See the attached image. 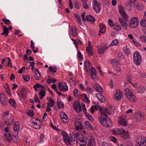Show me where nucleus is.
I'll return each mask as SVG.
<instances>
[{
    "instance_id": "17",
    "label": "nucleus",
    "mask_w": 146,
    "mask_h": 146,
    "mask_svg": "<svg viewBox=\"0 0 146 146\" xmlns=\"http://www.w3.org/2000/svg\"><path fill=\"white\" fill-rule=\"evenodd\" d=\"M107 48L105 46H97L98 51L99 53L100 54H103L106 49H107Z\"/></svg>"
},
{
    "instance_id": "50",
    "label": "nucleus",
    "mask_w": 146,
    "mask_h": 146,
    "mask_svg": "<svg viewBox=\"0 0 146 146\" xmlns=\"http://www.w3.org/2000/svg\"><path fill=\"white\" fill-rule=\"evenodd\" d=\"M145 20H142L140 22V24L141 26L146 27V18Z\"/></svg>"
},
{
    "instance_id": "52",
    "label": "nucleus",
    "mask_w": 146,
    "mask_h": 146,
    "mask_svg": "<svg viewBox=\"0 0 146 146\" xmlns=\"http://www.w3.org/2000/svg\"><path fill=\"white\" fill-rule=\"evenodd\" d=\"M6 24L9 25L11 23L10 20L9 19H6L4 18H3L2 20Z\"/></svg>"
},
{
    "instance_id": "44",
    "label": "nucleus",
    "mask_w": 146,
    "mask_h": 146,
    "mask_svg": "<svg viewBox=\"0 0 146 146\" xmlns=\"http://www.w3.org/2000/svg\"><path fill=\"white\" fill-rule=\"evenodd\" d=\"M124 52L125 54L127 55H128L130 54V51L127 46H125L123 48Z\"/></svg>"
},
{
    "instance_id": "8",
    "label": "nucleus",
    "mask_w": 146,
    "mask_h": 146,
    "mask_svg": "<svg viewBox=\"0 0 146 146\" xmlns=\"http://www.w3.org/2000/svg\"><path fill=\"white\" fill-rule=\"evenodd\" d=\"M4 136L5 137V139L8 142H10L12 139L13 140V141L15 142L17 141V139L15 138L16 136H15L14 138H13L11 136V134L9 133L7 134V133H4Z\"/></svg>"
},
{
    "instance_id": "28",
    "label": "nucleus",
    "mask_w": 146,
    "mask_h": 146,
    "mask_svg": "<svg viewBox=\"0 0 146 146\" xmlns=\"http://www.w3.org/2000/svg\"><path fill=\"white\" fill-rule=\"evenodd\" d=\"M124 93L126 97L133 94L131 91L129 89L126 88L125 89Z\"/></svg>"
},
{
    "instance_id": "29",
    "label": "nucleus",
    "mask_w": 146,
    "mask_h": 146,
    "mask_svg": "<svg viewBox=\"0 0 146 146\" xmlns=\"http://www.w3.org/2000/svg\"><path fill=\"white\" fill-rule=\"evenodd\" d=\"M128 99L131 102H135L136 101V98L134 94L131 95L127 97Z\"/></svg>"
},
{
    "instance_id": "31",
    "label": "nucleus",
    "mask_w": 146,
    "mask_h": 146,
    "mask_svg": "<svg viewBox=\"0 0 146 146\" xmlns=\"http://www.w3.org/2000/svg\"><path fill=\"white\" fill-rule=\"evenodd\" d=\"M19 123L17 121L15 122L14 123V130L15 131H17L18 130L19 128Z\"/></svg>"
},
{
    "instance_id": "43",
    "label": "nucleus",
    "mask_w": 146,
    "mask_h": 146,
    "mask_svg": "<svg viewBox=\"0 0 146 146\" xmlns=\"http://www.w3.org/2000/svg\"><path fill=\"white\" fill-rule=\"evenodd\" d=\"M27 115L31 117H32L34 116V112L33 110H29L27 112Z\"/></svg>"
},
{
    "instance_id": "60",
    "label": "nucleus",
    "mask_w": 146,
    "mask_h": 146,
    "mask_svg": "<svg viewBox=\"0 0 146 146\" xmlns=\"http://www.w3.org/2000/svg\"><path fill=\"white\" fill-rule=\"evenodd\" d=\"M14 120V118L12 117H11L10 119H8V122H9V123H8V124H9V125H10L12 124Z\"/></svg>"
},
{
    "instance_id": "16",
    "label": "nucleus",
    "mask_w": 146,
    "mask_h": 146,
    "mask_svg": "<svg viewBox=\"0 0 146 146\" xmlns=\"http://www.w3.org/2000/svg\"><path fill=\"white\" fill-rule=\"evenodd\" d=\"M122 129L115 128L112 131L113 134L114 135H121Z\"/></svg>"
},
{
    "instance_id": "25",
    "label": "nucleus",
    "mask_w": 146,
    "mask_h": 146,
    "mask_svg": "<svg viewBox=\"0 0 146 146\" xmlns=\"http://www.w3.org/2000/svg\"><path fill=\"white\" fill-rule=\"evenodd\" d=\"M137 93H142L145 90L146 88L143 86H140L138 87Z\"/></svg>"
},
{
    "instance_id": "64",
    "label": "nucleus",
    "mask_w": 146,
    "mask_h": 146,
    "mask_svg": "<svg viewBox=\"0 0 146 146\" xmlns=\"http://www.w3.org/2000/svg\"><path fill=\"white\" fill-rule=\"evenodd\" d=\"M34 101L36 102H38L39 104L40 103V102L36 94L35 96Z\"/></svg>"
},
{
    "instance_id": "49",
    "label": "nucleus",
    "mask_w": 146,
    "mask_h": 146,
    "mask_svg": "<svg viewBox=\"0 0 146 146\" xmlns=\"http://www.w3.org/2000/svg\"><path fill=\"white\" fill-rule=\"evenodd\" d=\"M22 77L24 80L26 82L29 81L30 78V77L29 76H25L23 75H22Z\"/></svg>"
},
{
    "instance_id": "21",
    "label": "nucleus",
    "mask_w": 146,
    "mask_h": 146,
    "mask_svg": "<svg viewBox=\"0 0 146 146\" xmlns=\"http://www.w3.org/2000/svg\"><path fill=\"white\" fill-rule=\"evenodd\" d=\"M1 27L3 28V30L1 35H4L5 37L7 36L8 34L9 33L8 28H7L5 26H2Z\"/></svg>"
},
{
    "instance_id": "38",
    "label": "nucleus",
    "mask_w": 146,
    "mask_h": 146,
    "mask_svg": "<svg viewBox=\"0 0 146 146\" xmlns=\"http://www.w3.org/2000/svg\"><path fill=\"white\" fill-rule=\"evenodd\" d=\"M135 117L136 119H140L143 117L142 115L140 112H136L135 115Z\"/></svg>"
},
{
    "instance_id": "6",
    "label": "nucleus",
    "mask_w": 146,
    "mask_h": 146,
    "mask_svg": "<svg viewBox=\"0 0 146 146\" xmlns=\"http://www.w3.org/2000/svg\"><path fill=\"white\" fill-rule=\"evenodd\" d=\"M61 134L63 137L62 139L66 144L67 145H70L71 143L70 139L66 132L62 131L61 132Z\"/></svg>"
},
{
    "instance_id": "55",
    "label": "nucleus",
    "mask_w": 146,
    "mask_h": 146,
    "mask_svg": "<svg viewBox=\"0 0 146 146\" xmlns=\"http://www.w3.org/2000/svg\"><path fill=\"white\" fill-rule=\"evenodd\" d=\"M118 8L119 9V12L120 14L125 12L124 11V8L122 6L120 5Z\"/></svg>"
},
{
    "instance_id": "36",
    "label": "nucleus",
    "mask_w": 146,
    "mask_h": 146,
    "mask_svg": "<svg viewBox=\"0 0 146 146\" xmlns=\"http://www.w3.org/2000/svg\"><path fill=\"white\" fill-rule=\"evenodd\" d=\"M136 142L138 144L140 145V144L141 143V142L143 141V138L141 136H139L136 139Z\"/></svg>"
},
{
    "instance_id": "58",
    "label": "nucleus",
    "mask_w": 146,
    "mask_h": 146,
    "mask_svg": "<svg viewBox=\"0 0 146 146\" xmlns=\"http://www.w3.org/2000/svg\"><path fill=\"white\" fill-rule=\"evenodd\" d=\"M48 69L50 70V72H56L57 70L56 68L54 67L53 68L51 66H49Z\"/></svg>"
},
{
    "instance_id": "57",
    "label": "nucleus",
    "mask_w": 146,
    "mask_h": 146,
    "mask_svg": "<svg viewBox=\"0 0 146 146\" xmlns=\"http://www.w3.org/2000/svg\"><path fill=\"white\" fill-rule=\"evenodd\" d=\"M57 104L59 108H61L64 107L63 104L60 100H58Z\"/></svg>"
},
{
    "instance_id": "51",
    "label": "nucleus",
    "mask_w": 146,
    "mask_h": 146,
    "mask_svg": "<svg viewBox=\"0 0 146 146\" xmlns=\"http://www.w3.org/2000/svg\"><path fill=\"white\" fill-rule=\"evenodd\" d=\"M143 141L140 144V146H146V138L143 137Z\"/></svg>"
},
{
    "instance_id": "48",
    "label": "nucleus",
    "mask_w": 146,
    "mask_h": 146,
    "mask_svg": "<svg viewBox=\"0 0 146 146\" xmlns=\"http://www.w3.org/2000/svg\"><path fill=\"white\" fill-rule=\"evenodd\" d=\"M85 115L86 117L88 118L89 120H90L92 121H93L94 119H93L92 117V116L91 115L86 112L85 113Z\"/></svg>"
},
{
    "instance_id": "41",
    "label": "nucleus",
    "mask_w": 146,
    "mask_h": 146,
    "mask_svg": "<svg viewBox=\"0 0 146 146\" xmlns=\"http://www.w3.org/2000/svg\"><path fill=\"white\" fill-rule=\"evenodd\" d=\"M9 102L10 104L13 107L16 106V104L14 99H10Z\"/></svg>"
},
{
    "instance_id": "56",
    "label": "nucleus",
    "mask_w": 146,
    "mask_h": 146,
    "mask_svg": "<svg viewBox=\"0 0 146 146\" xmlns=\"http://www.w3.org/2000/svg\"><path fill=\"white\" fill-rule=\"evenodd\" d=\"M96 110V107L95 106H92L91 107L90 111L92 113H93L95 110Z\"/></svg>"
},
{
    "instance_id": "46",
    "label": "nucleus",
    "mask_w": 146,
    "mask_h": 146,
    "mask_svg": "<svg viewBox=\"0 0 146 146\" xmlns=\"http://www.w3.org/2000/svg\"><path fill=\"white\" fill-rule=\"evenodd\" d=\"M49 78V79H47V82L48 84H50L51 83L55 82L56 81V79L54 78L51 79H50V77L49 76H48Z\"/></svg>"
},
{
    "instance_id": "32",
    "label": "nucleus",
    "mask_w": 146,
    "mask_h": 146,
    "mask_svg": "<svg viewBox=\"0 0 146 146\" xmlns=\"http://www.w3.org/2000/svg\"><path fill=\"white\" fill-rule=\"evenodd\" d=\"M86 50L89 55H92L93 54L92 48L91 46H88L86 47Z\"/></svg>"
},
{
    "instance_id": "62",
    "label": "nucleus",
    "mask_w": 146,
    "mask_h": 146,
    "mask_svg": "<svg viewBox=\"0 0 146 146\" xmlns=\"http://www.w3.org/2000/svg\"><path fill=\"white\" fill-rule=\"evenodd\" d=\"M126 6L127 9L128 11H130L132 9V6H131V4L129 3H128L126 5Z\"/></svg>"
},
{
    "instance_id": "61",
    "label": "nucleus",
    "mask_w": 146,
    "mask_h": 146,
    "mask_svg": "<svg viewBox=\"0 0 146 146\" xmlns=\"http://www.w3.org/2000/svg\"><path fill=\"white\" fill-rule=\"evenodd\" d=\"M91 78L93 80H97L96 74H91Z\"/></svg>"
},
{
    "instance_id": "1",
    "label": "nucleus",
    "mask_w": 146,
    "mask_h": 146,
    "mask_svg": "<svg viewBox=\"0 0 146 146\" xmlns=\"http://www.w3.org/2000/svg\"><path fill=\"white\" fill-rule=\"evenodd\" d=\"M100 110L102 111L101 113L100 117L99 118L101 123L105 127H109L111 126L112 123L111 121L106 113H107L110 114V110L106 107L104 108L103 110L101 108Z\"/></svg>"
},
{
    "instance_id": "9",
    "label": "nucleus",
    "mask_w": 146,
    "mask_h": 146,
    "mask_svg": "<svg viewBox=\"0 0 146 146\" xmlns=\"http://www.w3.org/2000/svg\"><path fill=\"white\" fill-rule=\"evenodd\" d=\"M118 123L119 125L123 126H126L127 124V122L126 120L125 117L124 116H121L118 119Z\"/></svg>"
},
{
    "instance_id": "42",
    "label": "nucleus",
    "mask_w": 146,
    "mask_h": 146,
    "mask_svg": "<svg viewBox=\"0 0 146 146\" xmlns=\"http://www.w3.org/2000/svg\"><path fill=\"white\" fill-rule=\"evenodd\" d=\"M80 94V92L78 90L75 89L74 91V95L75 97H77Z\"/></svg>"
},
{
    "instance_id": "10",
    "label": "nucleus",
    "mask_w": 146,
    "mask_h": 146,
    "mask_svg": "<svg viewBox=\"0 0 146 146\" xmlns=\"http://www.w3.org/2000/svg\"><path fill=\"white\" fill-rule=\"evenodd\" d=\"M0 101L2 105L4 106H6L7 105V102L5 98L4 94L0 93Z\"/></svg>"
},
{
    "instance_id": "35",
    "label": "nucleus",
    "mask_w": 146,
    "mask_h": 146,
    "mask_svg": "<svg viewBox=\"0 0 146 146\" xmlns=\"http://www.w3.org/2000/svg\"><path fill=\"white\" fill-rule=\"evenodd\" d=\"M143 6L140 4H137L136 5V8L137 10L140 11H142L143 9Z\"/></svg>"
},
{
    "instance_id": "20",
    "label": "nucleus",
    "mask_w": 146,
    "mask_h": 146,
    "mask_svg": "<svg viewBox=\"0 0 146 146\" xmlns=\"http://www.w3.org/2000/svg\"><path fill=\"white\" fill-rule=\"evenodd\" d=\"M86 19L87 21H89L92 23H93L95 21L94 17L90 15H87Z\"/></svg>"
},
{
    "instance_id": "53",
    "label": "nucleus",
    "mask_w": 146,
    "mask_h": 146,
    "mask_svg": "<svg viewBox=\"0 0 146 146\" xmlns=\"http://www.w3.org/2000/svg\"><path fill=\"white\" fill-rule=\"evenodd\" d=\"M114 30L117 31H120L121 28L120 26L119 25H116V26H115L114 27Z\"/></svg>"
},
{
    "instance_id": "59",
    "label": "nucleus",
    "mask_w": 146,
    "mask_h": 146,
    "mask_svg": "<svg viewBox=\"0 0 146 146\" xmlns=\"http://www.w3.org/2000/svg\"><path fill=\"white\" fill-rule=\"evenodd\" d=\"M111 63L113 65H116L118 64V62L115 59L111 60Z\"/></svg>"
},
{
    "instance_id": "4",
    "label": "nucleus",
    "mask_w": 146,
    "mask_h": 146,
    "mask_svg": "<svg viewBox=\"0 0 146 146\" xmlns=\"http://www.w3.org/2000/svg\"><path fill=\"white\" fill-rule=\"evenodd\" d=\"M87 140L88 139L87 145L88 146H96V142L94 136L91 134L88 135V137L86 138Z\"/></svg>"
},
{
    "instance_id": "18",
    "label": "nucleus",
    "mask_w": 146,
    "mask_h": 146,
    "mask_svg": "<svg viewBox=\"0 0 146 146\" xmlns=\"http://www.w3.org/2000/svg\"><path fill=\"white\" fill-rule=\"evenodd\" d=\"M96 95L97 98L100 102H103L105 101V99L103 95L101 93H97Z\"/></svg>"
},
{
    "instance_id": "54",
    "label": "nucleus",
    "mask_w": 146,
    "mask_h": 146,
    "mask_svg": "<svg viewBox=\"0 0 146 146\" xmlns=\"http://www.w3.org/2000/svg\"><path fill=\"white\" fill-rule=\"evenodd\" d=\"M140 39L142 42H146V36L144 35L141 36L140 37Z\"/></svg>"
},
{
    "instance_id": "26",
    "label": "nucleus",
    "mask_w": 146,
    "mask_h": 146,
    "mask_svg": "<svg viewBox=\"0 0 146 146\" xmlns=\"http://www.w3.org/2000/svg\"><path fill=\"white\" fill-rule=\"evenodd\" d=\"M76 139L80 142L84 143L85 142V141L84 140L83 135L82 134H79L77 133Z\"/></svg>"
},
{
    "instance_id": "45",
    "label": "nucleus",
    "mask_w": 146,
    "mask_h": 146,
    "mask_svg": "<svg viewBox=\"0 0 146 146\" xmlns=\"http://www.w3.org/2000/svg\"><path fill=\"white\" fill-rule=\"evenodd\" d=\"M118 44V40L117 39H114L110 45L112 46H116Z\"/></svg>"
},
{
    "instance_id": "15",
    "label": "nucleus",
    "mask_w": 146,
    "mask_h": 146,
    "mask_svg": "<svg viewBox=\"0 0 146 146\" xmlns=\"http://www.w3.org/2000/svg\"><path fill=\"white\" fill-rule=\"evenodd\" d=\"M99 27L100 28V30L98 33V35L100 36L101 34L104 33L105 32L106 28L104 25L102 23L100 24Z\"/></svg>"
},
{
    "instance_id": "27",
    "label": "nucleus",
    "mask_w": 146,
    "mask_h": 146,
    "mask_svg": "<svg viewBox=\"0 0 146 146\" xmlns=\"http://www.w3.org/2000/svg\"><path fill=\"white\" fill-rule=\"evenodd\" d=\"M93 87L94 89L99 92H102L103 91L102 88L98 84H94Z\"/></svg>"
},
{
    "instance_id": "19",
    "label": "nucleus",
    "mask_w": 146,
    "mask_h": 146,
    "mask_svg": "<svg viewBox=\"0 0 146 146\" xmlns=\"http://www.w3.org/2000/svg\"><path fill=\"white\" fill-rule=\"evenodd\" d=\"M121 134L122 135V137L125 139H127L129 137V132L125 131L123 129H122Z\"/></svg>"
},
{
    "instance_id": "3",
    "label": "nucleus",
    "mask_w": 146,
    "mask_h": 146,
    "mask_svg": "<svg viewBox=\"0 0 146 146\" xmlns=\"http://www.w3.org/2000/svg\"><path fill=\"white\" fill-rule=\"evenodd\" d=\"M133 62L136 65H138L141 62V57L138 52H135L133 54Z\"/></svg>"
},
{
    "instance_id": "13",
    "label": "nucleus",
    "mask_w": 146,
    "mask_h": 146,
    "mask_svg": "<svg viewBox=\"0 0 146 146\" xmlns=\"http://www.w3.org/2000/svg\"><path fill=\"white\" fill-rule=\"evenodd\" d=\"M60 116L64 123H67V122L66 120H67L68 117L66 114L64 112L62 111L60 112Z\"/></svg>"
},
{
    "instance_id": "14",
    "label": "nucleus",
    "mask_w": 146,
    "mask_h": 146,
    "mask_svg": "<svg viewBox=\"0 0 146 146\" xmlns=\"http://www.w3.org/2000/svg\"><path fill=\"white\" fill-rule=\"evenodd\" d=\"M85 68L86 69V71L88 72L90 71V70L91 69L92 65L90 62L89 61H86L84 62Z\"/></svg>"
},
{
    "instance_id": "2",
    "label": "nucleus",
    "mask_w": 146,
    "mask_h": 146,
    "mask_svg": "<svg viewBox=\"0 0 146 146\" xmlns=\"http://www.w3.org/2000/svg\"><path fill=\"white\" fill-rule=\"evenodd\" d=\"M139 23V20L137 17H133L129 20L128 25L130 28H135L138 25Z\"/></svg>"
},
{
    "instance_id": "37",
    "label": "nucleus",
    "mask_w": 146,
    "mask_h": 146,
    "mask_svg": "<svg viewBox=\"0 0 146 146\" xmlns=\"http://www.w3.org/2000/svg\"><path fill=\"white\" fill-rule=\"evenodd\" d=\"M85 125L86 127L90 130H92L93 128L90 123L88 121H86L85 122Z\"/></svg>"
},
{
    "instance_id": "34",
    "label": "nucleus",
    "mask_w": 146,
    "mask_h": 146,
    "mask_svg": "<svg viewBox=\"0 0 146 146\" xmlns=\"http://www.w3.org/2000/svg\"><path fill=\"white\" fill-rule=\"evenodd\" d=\"M70 31L72 32V35L75 36L77 35L76 29L75 28L72 27L70 29Z\"/></svg>"
},
{
    "instance_id": "7",
    "label": "nucleus",
    "mask_w": 146,
    "mask_h": 146,
    "mask_svg": "<svg viewBox=\"0 0 146 146\" xmlns=\"http://www.w3.org/2000/svg\"><path fill=\"white\" fill-rule=\"evenodd\" d=\"M122 95L123 94L121 91L117 89L114 93V98L117 101H119L121 99Z\"/></svg>"
},
{
    "instance_id": "30",
    "label": "nucleus",
    "mask_w": 146,
    "mask_h": 146,
    "mask_svg": "<svg viewBox=\"0 0 146 146\" xmlns=\"http://www.w3.org/2000/svg\"><path fill=\"white\" fill-rule=\"evenodd\" d=\"M77 133L76 132L75 133L74 132V133H72L70 134V136L72 141H75L76 138H77Z\"/></svg>"
},
{
    "instance_id": "11",
    "label": "nucleus",
    "mask_w": 146,
    "mask_h": 146,
    "mask_svg": "<svg viewBox=\"0 0 146 146\" xmlns=\"http://www.w3.org/2000/svg\"><path fill=\"white\" fill-rule=\"evenodd\" d=\"M58 88L59 89L63 92H66L68 90V88L66 83H64L62 84L59 83H58Z\"/></svg>"
},
{
    "instance_id": "39",
    "label": "nucleus",
    "mask_w": 146,
    "mask_h": 146,
    "mask_svg": "<svg viewBox=\"0 0 146 146\" xmlns=\"http://www.w3.org/2000/svg\"><path fill=\"white\" fill-rule=\"evenodd\" d=\"M81 96H82L83 98V100L85 102H89V100L88 98L86 96L85 94H83L82 95H81Z\"/></svg>"
},
{
    "instance_id": "24",
    "label": "nucleus",
    "mask_w": 146,
    "mask_h": 146,
    "mask_svg": "<svg viewBox=\"0 0 146 146\" xmlns=\"http://www.w3.org/2000/svg\"><path fill=\"white\" fill-rule=\"evenodd\" d=\"M34 76L36 80H39L41 78L40 74L38 70H37L35 71Z\"/></svg>"
},
{
    "instance_id": "23",
    "label": "nucleus",
    "mask_w": 146,
    "mask_h": 146,
    "mask_svg": "<svg viewBox=\"0 0 146 146\" xmlns=\"http://www.w3.org/2000/svg\"><path fill=\"white\" fill-rule=\"evenodd\" d=\"M74 125L75 126V129L76 130L81 129L83 128L80 122L79 121H76L75 122Z\"/></svg>"
},
{
    "instance_id": "22",
    "label": "nucleus",
    "mask_w": 146,
    "mask_h": 146,
    "mask_svg": "<svg viewBox=\"0 0 146 146\" xmlns=\"http://www.w3.org/2000/svg\"><path fill=\"white\" fill-rule=\"evenodd\" d=\"M35 120L37 121V122H34V121H33V123H34V125H33V127L36 129H39L40 127V124H39V123H40V121L38 119H35Z\"/></svg>"
},
{
    "instance_id": "40",
    "label": "nucleus",
    "mask_w": 146,
    "mask_h": 146,
    "mask_svg": "<svg viewBox=\"0 0 146 146\" xmlns=\"http://www.w3.org/2000/svg\"><path fill=\"white\" fill-rule=\"evenodd\" d=\"M38 94L39 96H40V99H42L45 96V92L44 90H40Z\"/></svg>"
},
{
    "instance_id": "63",
    "label": "nucleus",
    "mask_w": 146,
    "mask_h": 146,
    "mask_svg": "<svg viewBox=\"0 0 146 146\" xmlns=\"http://www.w3.org/2000/svg\"><path fill=\"white\" fill-rule=\"evenodd\" d=\"M121 24L122 27L124 28L125 29H127V24L125 21L123 22H122V23H121Z\"/></svg>"
},
{
    "instance_id": "5",
    "label": "nucleus",
    "mask_w": 146,
    "mask_h": 146,
    "mask_svg": "<svg viewBox=\"0 0 146 146\" xmlns=\"http://www.w3.org/2000/svg\"><path fill=\"white\" fill-rule=\"evenodd\" d=\"M93 7L95 11L98 13L101 10V4L98 2L97 0H93Z\"/></svg>"
},
{
    "instance_id": "47",
    "label": "nucleus",
    "mask_w": 146,
    "mask_h": 146,
    "mask_svg": "<svg viewBox=\"0 0 146 146\" xmlns=\"http://www.w3.org/2000/svg\"><path fill=\"white\" fill-rule=\"evenodd\" d=\"M86 91L88 94H92L93 92L92 89L91 87L89 86H88L87 87Z\"/></svg>"
},
{
    "instance_id": "12",
    "label": "nucleus",
    "mask_w": 146,
    "mask_h": 146,
    "mask_svg": "<svg viewBox=\"0 0 146 146\" xmlns=\"http://www.w3.org/2000/svg\"><path fill=\"white\" fill-rule=\"evenodd\" d=\"M73 108L77 112H80L81 111L80 104L79 102H78L77 101H76L74 103L73 106Z\"/></svg>"
},
{
    "instance_id": "33",
    "label": "nucleus",
    "mask_w": 146,
    "mask_h": 146,
    "mask_svg": "<svg viewBox=\"0 0 146 146\" xmlns=\"http://www.w3.org/2000/svg\"><path fill=\"white\" fill-rule=\"evenodd\" d=\"M21 95L22 98H25L27 95L26 90L24 88H22L21 90Z\"/></svg>"
}]
</instances>
